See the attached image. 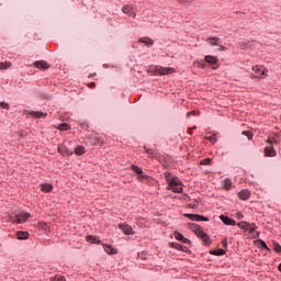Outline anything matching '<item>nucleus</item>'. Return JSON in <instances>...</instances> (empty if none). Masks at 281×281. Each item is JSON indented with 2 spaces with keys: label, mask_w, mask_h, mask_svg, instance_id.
<instances>
[{
  "label": "nucleus",
  "mask_w": 281,
  "mask_h": 281,
  "mask_svg": "<svg viewBox=\"0 0 281 281\" xmlns=\"http://www.w3.org/2000/svg\"><path fill=\"white\" fill-rule=\"evenodd\" d=\"M241 135L247 137V139H249V140L254 139V132H251V131H243Z\"/></svg>",
  "instance_id": "nucleus-32"
},
{
  "label": "nucleus",
  "mask_w": 281,
  "mask_h": 281,
  "mask_svg": "<svg viewBox=\"0 0 281 281\" xmlns=\"http://www.w3.org/2000/svg\"><path fill=\"white\" fill-rule=\"evenodd\" d=\"M42 227H43V229H47V223L44 222Z\"/></svg>",
  "instance_id": "nucleus-54"
},
{
  "label": "nucleus",
  "mask_w": 281,
  "mask_h": 281,
  "mask_svg": "<svg viewBox=\"0 0 281 281\" xmlns=\"http://www.w3.org/2000/svg\"><path fill=\"white\" fill-rule=\"evenodd\" d=\"M87 241L91 243L92 245H100L102 240H100V237L93 236V235H88L87 236Z\"/></svg>",
  "instance_id": "nucleus-21"
},
{
  "label": "nucleus",
  "mask_w": 281,
  "mask_h": 281,
  "mask_svg": "<svg viewBox=\"0 0 281 281\" xmlns=\"http://www.w3.org/2000/svg\"><path fill=\"white\" fill-rule=\"evenodd\" d=\"M226 251L223 248L217 249V256H225Z\"/></svg>",
  "instance_id": "nucleus-44"
},
{
  "label": "nucleus",
  "mask_w": 281,
  "mask_h": 281,
  "mask_svg": "<svg viewBox=\"0 0 281 281\" xmlns=\"http://www.w3.org/2000/svg\"><path fill=\"white\" fill-rule=\"evenodd\" d=\"M0 109H7V110H10V104L3 102V101H0Z\"/></svg>",
  "instance_id": "nucleus-42"
},
{
  "label": "nucleus",
  "mask_w": 281,
  "mask_h": 281,
  "mask_svg": "<svg viewBox=\"0 0 281 281\" xmlns=\"http://www.w3.org/2000/svg\"><path fill=\"white\" fill-rule=\"evenodd\" d=\"M122 10H123L124 14H128V16H133V14H134L133 7H131L128 4H124Z\"/></svg>",
  "instance_id": "nucleus-26"
},
{
  "label": "nucleus",
  "mask_w": 281,
  "mask_h": 281,
  "mask_svg": "<svg viewBox=\"0 0 281 281\" xmlns=\"http://www.w3.org/2000/svg\"><path fill=\"white\" fill-rule=\"evenodd\" d=\"M165 179L169 188H172L173 186H183V181H181L179 177L172 176L170 172H165Z\"/></svg>",
  "instance_id": "nucleus-2"
},
{
  "label": "nucleus",
  "mask_w": 281,
  "mask_h": 281,
  "mask_svg": "<svg viewBox=\"0 0 281 281\" xmlns=\"http://www.w3.org/2000/svg\"><path fill=\"white\" fill-rule=\"evenodd\" d=\"M200 240L203 241L204 247H212V238L210 237V235H207V233L205 235H202Z\"/></svg>",
  "instance_id": "nucleus-18"
},
{
  "label": "nucleus",
  "mask_w": 281,
  "mask_h": 281,
  "mask_svg": "<svg viewBox=\"0 0 281 281\" xmlns=\"http://www.w3.org/2000/svg\"><path fill=\"white\" fill-rule=\"evenodd\" d=\"M10 67H12V63H3L1 61L0 63V70H3V69H10Z\"/></svg>",
  "instance_id": "nucleus-33"
},
{
  "label": "nucleus",
  "mask_w": 281,
  "mask_h": 281,
  "mask_svg": "<svg viewBox=\"0 0 281 281\" xmlns=\"http://www.w3.org/2000/svg\"><path fill=\"white\" fill-rule=\"evenodd\" d=\"M180 3H192L194 0H178Z\"/></svg>",
  "instance_id": "nucleus-50"
},
{
  "label": "nucleus",
  "mask_w": 281,
  "mask_h": 281,
  "mask_svg": "<svg viewBox=\"0 0 281 281\" xmlns=\"http://www.w3.org/2000/svg\"><path fill=\"white\" fill-rule=\"evenodd\" d=\"M119 229L123 231V234L125 236H135V231L133 229V226L126 223L119 224Z\"/></svg>",
  "instance_id": "nucleus-6"
},
{
  "label": "nucleus",
  "mask_w": 281,
  "mask_h": 281,
  "mask_svg": "<svg viewBox=\"0 0 281 281\" xmlns=\"http://www.w3.org/2000/svg\"><path fill=\"white\" fill-rule=\"evenodd\" d=\"M260 75L261 76H266L267 75V70H261Z\"/></svg>",
  "instance_id": "nucleus-55"
},
{
  "label": "nucleus",
  "mask_w": 281,
  "mask_h": 281,
  "mask_svg": "<svg viewBox=\"0 0 281 281\" xmlns=\"http://www.w3.org/2000/svg\"><path fill=\"white\" fill-rule=\"evenodd\" d=\"M40 188L42 190V192H52L54 190V184L49 183V182H44L40 184Z\"/></svg>",
  "instance_id": "nucleus-16"
},
{
  "label": "nucleus",
  "mask_w": 281,
  "mask_h": 281,
  "mask_svg": "<svg viewBox=\"0 0 281 281\" xmlns=\"http://www.w3.org/2000/svg\"><path fill=\"white\" fill-rule=\"evenodd\" d=\"M57 150L60 155H63V157H65V155L66 157H71V155H74V151L69 150V148H67L65 145H59Z\"/></svg>",
  "instance_id": "nucleus-13"
},
{
  "label": "nucleus",
  "mask_w": 281,
  "mask_h": 281,
  "mask_svg": "<svg viewBox=\"0 0 281 281\" xmlns=\"http://www.w3.org/2000/svg\"><path fill=\"white\" fill-rule=\"evenodd\" d=\"M146 153H147V155H155V154L153 153V149H146Z\"/></svg>",
  "instance_id": "nucleus-52"
},
{
  "label": "nucleus",
  "mask_w": 281,
  "mask_h": 281,
  "mask_svg": "<svg viewBox=\"0 0 281 281\" xmlns=\"http://www.w3.org/2000/svg\"><path fill=\"white\" fill-rule=\"evenodd\" d=\"M257 245L260 249H265L266 251H269V254H271V248H269V246H267V241L263 239H257Z\"/></svg>",
  "instance_id": "nucleus-20"
},
{
  "label": "nucleus",
  "mask_w": 281,
  "mask_h": 281,
  "mask_svg": "<svg viewBox=\"0 0 281 281\" xmlns=\"http://www.w3.org/2000/svg\"><path fill=\"white\" fill-rule=\"evenodd\" d=\"M172 192H176L177 194H181V192H183V188H181V187H172Z\"/></svg>",
  "instance_id": "nucleus-41"
},
{
  "label": "nucleus",
  "mask_w": 281,
  "mask_h": 281,
  "mask_svg": "<svg viewBox=\"0 0 281 281\" xmlns=\"http://www.w3.org/2000/svg\"><path fill=\"white\" fill-rule=\"evenodd\" d=\"M210 45H213L214 47H218L221 45V38L218 36H213L207 38Z\"/></svg>",
  "instance_id": "nucleus-22"
},
{
  "label": "nucleus",
  "mask_w": 281,
  "mask_h": 281,
  "mask_svg": "<svg viewBox=\"0 0 281 281\" xmlns=\"http://www.w3.org/2000/svg\"><path fill=\"white\" fill-rule=\"evenodd\" d=\"M16 238L18 240H27V238H30V233L25 231H19L16 232Z\"/></svg>",
  "instance_id": "nucleus-19"
},
{
  "label": "nucleus",
  "mask_w": 281,
  "mask_h": 281,
  "mask_svg": "<svg viewBox=\"0 0 281 281\" xmlns=\"http://www.w3.org/2000/svg\"><path fill=\"white\" fill-rule=\"evenodd\" d=\"M206 139L211 142V144H216V142H218V138H216V134L206 137Z\"/></svg>",
  "instance_id": "nucleus-36"
},
{
  "label": "nucleus",
  "mask_w": 281,
  "mask_h": 281,
  "mask_svg": "<svg viewBox=\"0 0 281 281\" xmlns=\"http://www.w3.org/2000/svg\"><path fill=\"white\" fill-rule=\"evenodd\" d=\"M273 245H274L276 254H280L281 255V245L278 244V241H274Z\"/></svg>",
  "instance_id": "nucleus-39"
},
{
  "label": "nucleus",
  "mask_w": 281,
  "mask_h": 281,
  "mask_svg": "<svg viewBox=\"0 0 281 281\" xmlns=\"http://www.w3.org/2000/svg\"><path fill=\"white\" fill-rule=\"evenodd\" d=\"M189 207H190L191 210H196V207H199V204L190 203V204H189Z\"/></svg>",
  "instance_id": "nucleus-46"
},
{
  "label": "nucleus",
  "mask_w": 281,
  "mask_h": 281,
  "mask_svg": "<svg viewBox=\"0 0 281 281\" xmlns=\"http://www.w3.org/2000/svg\"><path fill=\"white\" fill-rule=\"evenodd\" d=\"M138 41L139 43H144L146 47H153L155 45V40L150 37H140Z\"/></svg>",
  "instance_id": "nucleus-17"
},
{
  "label": "nucleus",
  "mask_w": 281,
  "mask_h": 281,
  "mask_svg": "<svg viewBox=\"0 0 281 281\" xmlns=\"http://www.w3.org/2000/svg\"><path fill=\"white\" fill-rule=\"evenodd\" d=\"M201 166H210L212 164V158H205L201 160Z\"/></svg>",
  "instance_id": "nucleus-38"
},
{
  "label": "nucleus",
  "mask_w": 281,
  "mask_h": 281,
  "mask_svg": "<svg viewBox=\"0 0 281 281\" xmlns=\"http://www.w3.org/2000/svg\"><path fill=\"white\" fill-rule=\"evenodd\" d=\"M50 281H66L65 276H56L55 278H50Z\"/></svg>",
  "instance_id": "nucleus-40"
},
{
  "label": "nucleus",
  "mask_w": 281,
  "mask_h": 281,
  "mask_svg": "<svg viewBox=\"0 0 281 281\" xmlns=\"http://www.w3.org/2000/svg\"><path fill=\"white\" fill-rule=\"evenodd\" d=\"M222 245H223V247H224L225 249H227V238H224V239L222 240Z\"/></svg>",
  "instance_id": "nucleus-48"
},
{
  "label": "nucleus",
  "mask_w": 281,
  "mask_h": 281,
  "mask_svg": "<svg viewBox=\"0 0 281 281\" xmlns=\"http://www.w3.org/2000/svg\"><path fill=\"white\" fill-rule=\"evenodd\" d=\"M170 247L172 249H177L178 251H182L183 254H192V250L188 249L187 246H184L180 243H177V241L170 243Z\"/></svg>",
  "instance_id": "nucleus-7"
},
{
  "label": "nucleus",
  "mask_w": 281,
  "mask_h": 281,
  "mask_svg": "<svg viewBox=\"0 0 281 281\" xmlns=\"http://www.w3.org/2000/svg\"><path fill=\"white\" fill-rule=\"evenodd\" d=\"M204 63H206L209 65V67H211V69H213V70H216V69H218V67H221L218 65V57L214 56V55H205Z\"/></svg>",
  "instance_id": "nucleus-4"
},
{
  "label": "nucleus",
  "mask_w": 281,
  "mask_h": 281,
  "mask_svg": "<svg viewBox=\"0 0 281 281\" xmlns=\"http://www.w3.org/2000/svg\"><path fill=\"white\" fill-rule=\"evenodd\" d=\"M220 221L224 223V225H232L233 227L236 226V220L227 216V215H220Z\"/></svg>",
  "instance_id": "nucleus-12"
},
{
  "label": "nucleus",
  "mask_w": 281,
  "mask_h": 281,
  "mask_svg": "<svg viewBox=\"0 0 281 281\" xmlns=\"http://www.w3.org/2000/svg\"><path fill=\"white\" fill-rule=\"evenodd\" d=\"M251 226H247V231L249 232V234H254V232H256V229H258V227L256 226V224H250Z\"/></svg>",
  "instance_id": "nucleus-37"
},
{
  "label": "nucleus",
  "mask_w": 281,
  "mask_h": 281,
  "mask_svg": "<svg viewBox=\"0 0 281 281\" xmlns=\"http://www.w3.org/2000/svg\"><path fill=\"white\" fill-rule=\"evenodd\" d=\"M131 170H133L136 175H142V172L144 171V169H142L139 166L137 165H132L131 166Z\"/></svg>",
  "instance_id": "nucleus-30"
},
{
  "label": "nucleus",
  "mask_w": 281,
  "mask_h": 281,
  "mask_svg": "<svg viewBox=\"0 0 281 281\" xmlns=\"http://www.w3.org/2000/svg\"><path fill=\"white\" fill-rule=\"evenodd\" d=\"M259 237H260V232H257L255 238H259Z\"/></svg>",
  "instance_id": "nucleus-57"
},
{
  "label": "nucleus",
  "mask_w": 281,
  "mask_h": 281,
  "mask_svg": "<svg viewBox=\"0 0 281 281\" xmlns=\"http://www.w3.org/2000/svg\"><path fill=\"white\" fill-rule=\"evenodd\" d=\"M57 128L59 131H71V125H69L68 123H60Z\"/></svg>",
  "instance_id": "nucleus-27"
},
{
  "label": "nucleus",
  "mask_w": 281,
  "mask_h": 281,
  "mask_svg": "<svg viewBox=\"0 0 281 281\" xmlns=\"http://www.w3.org/2000/svg\"><path fill=\"white\" fill-rule=\"evenodd\" d=\"M237 226L239 227V229H245L247 232V229H249L247 227H251V224L247 222H239Z\"/></svg>",
  "instance_id": "nucleus-28"
},
{
  "label": "nucleus",
  "mask_w": 281,
  "mask_h": 281,
  "mask_svg": "<svg viewBox=\"0 0 281 281\" xmlns=\"http://www.w3.org/2000/svg\"><path fill=\"white\" fill-rule=\"evenodd\" d=\"M148 258H150V254L147 251L137 252L136 260H142L140 265H146V260H148Z\"/></svg>",
  "instance_id": "nucleus-15"
},
{
  "label": "nucleus",
  "mask_w": 281,
  "mask_h": 281,
  "mask_svg": "<svg viewBox=\"0 0 281 281\" xmlns=\"http://www.w3.org/2000/svg\"><path fill=\"white\" fill-rule=\"evenodd\" d=\"M222 43L223 42H220V45H217V47H220V48H217V52H226L227 50V47L223 46Z\"/></svg>",
  "instance_id": "nucleus-43"
},
{
  "label": "nucleus",
  "mask_w": 281,
  "mask_h": 281,
  "mask_svg": "<svg viewBox=\"0 0 281 281\" xmlns=\"http://www.w3.org/2000/svg\"><path fill=\"white\" fill-rule=\"evenodd\" d=\"M94 76H98V74L93 72L89 75V78H94Z\"/></svg>",
  "instance_id": "nucleus-53"
},
{
  "label": "nucleus",
  "mask_w": 281,
  "mask_h": 281,
  "mask_svg": "<svg viewBox=\"0 0 281 281\" xmlns=\"http://www.w3.org/2000/svg\"><path fill=\"white\" fill-rule=\"evenodd\" d=\"M104 251L110 256H115V254H117V249L113 248L111 245H104Z\"/></svg>",
  "instance_id": "nucleus-24"
},
{
  "label": "nucleus",
  "mask_w": 281,
  "mask_h": 281,
  "mask_svg": "<svg viewBox=\"0 0 281 281\" xmlns=\"http://www.w3.org/2000/svg\"><path fill=\"white\" fill-rule=\"evenodd\" d=\"M89 87H90V89H95V82H90Z\"/></svg>",
  "instance_id": "nucleus-51"
},
{
  "label": "nucleus",
  "mask_w": 281,
  "mask_h": 281,
  "mask_svg": "<svg viewBox=\"0 0 281 281\" xmlns=\"http://www.w3.org/2000/svg\"><path fill=\"white\" fill-rule=\"evenodd\" d=\"M30 216H32V214L30 213H18L12 217L13 223H15L16 225H22V223H25L27 221V218H30Z\"/></svg>",
  "instance_id": "nucleus-5"
},
{
  "label": "nucleus",
  "mask_w": 281,
  "mask_h": 281,
  "mask_svg": "<svg viewBox=\"0 0 281 281\" xmlns=\"http://www.w3.org/2000/svg\"><path fill=\"white\" fill-rule=\"evenodd\" d=\"M195 236L198 238H202L206 233H205V229H203L201 226H200V229L196 231V233H194Z\"/></svg>",
  "instance_id": "nucleus-35"
},
{
  "label": "nucleus",
  "mask_w": 281,
  "mask_h": 281,
  "mask_svg": "<svg viewBox=\"0 0 281 281\" xmlns=\"http://www.w3.org/2000/svg\"><path fill=\"white\" fill-rule=\"evenodd\" d=\"M25 115H31V117H35L36 120H41L43 117H47V113L42 112V111L25 110Z\"/></svg>",
  "instance_id": "nucleus-9"
},
{
  "label": "nucleus",
  "mask_w": 281,
  "mask_h": 281,
  "mask_svg": "<svg viewBox=\"0 0 281 281\" xmlns=\"http://www.w3.org/2000/svg\"><path fill=\"white\" fill-rule=\"evenodd\" d=\"M237 195L240 201H248V199L251 196V191H249V189H243Z\"/></svg>",
  "instance_id": "nucleus-14"
},
{
  "label": "nucleus",
  "mask_w": 281,
  "mask_h": 281,
  "mask_svg": "<svg viewBox=\"0 0 281 281\" xmlns=\"http://www.w3.org/2000/svg\"><path fill=\"white\" fill-rule=\"evenodd\" d=\"M147 74H150L151 76H168L170 74H175V68L161 67V66H149L147 69Z\"/></svg>",
  "instance_id": "nucleus-1"
},
{
  "label": "nucleus",
  "mask_w": 281,
  "mask_h": 281,
  "mask_svg": "<svg viewBox=\"0 0 281 281\" xmlns=\"http://www.w3.org/2000/svg\"><path fill=\"white\" fill-rule=\"evenodd\" d=\"M137 179H138L139 181H148V179H150V176H148V175H146L144 171H142V173H139V175L137 176Z\"/></svg>",
  "instance_id": "nucleus-31"
},
{
  "label": "nucleus",
  "mask_w": 281,
  "mask_h": 281,
  "mask_svg": "<svg viewBox=\"0 0 281 281\" xmlns=\"http://www.w3.org/2000/svg\"><path fill=\"white\" fill-rule=\"evenodd\" d=\"M211 256H218L217 249L210 250Z\"/></svg>",
  "instance_id": "nucleus-47"
},
{
  "label": "nucleus",
  "mask_w": 281,
  "mask_h": 281,
  "mask_svg": "<svg viewBox=\"0 0 281 281\" xmlns=\"http://www.w3.org/2000/svg\"><path fill=\"white\" fill-rule=\"evenodd\" d=\"M255 70V74H260L262 71V69L258 68V66L252 68Z\"/></svg>",
  "instance_id": "nucleus-49"
},
{
  "label": "nucleus",
  "mask_w": 281,
  "mask_h": 281,
  "mask_svg": "<svg viewBox=\"0 0 281 281\" xmlns=\"http://www.w3.org/2000/svg\"><path fill=\"white\" fill-rule=\"evenodd\" d=\"M263 153L266 157H276V155H278L276 147H273V143H270L267 147H265Z\"/></svg>",
  "instance_id": "nucleus-10"
},
{
  "label": "nucleus",
  "mask_w": 281,
  "mask_h": 281,
  "mask_svg": "<svg viewBox=\"0 0 281 281\" xmlns=\"http://www.w3.org/2000/svg\"><path fill=\"white\" fill-rule=\"evenodd\" d=\"M86 153H87V149H85V146H82V145H78L75 148V155H78L79 157L85 155Z\"/></svg>",
  "instance_id": "nucleus-25"
},
{
  "label": "nucleus",
  "mask_w": 281,
  "mask_h": 281,
  "mask_svg": "<svg viewBox=\"0 0 281 281\" xmlns=\"http://www.w3.org/2000/svg\"><path fill=\"white\" fill-rule=\"evenodd\" d=\"M236 216L239 221H243V218H245V215H243L241 212L236 213Z\"/></svg>",
  "instance_id": "nucleus-45"
},
{
  "label": "nucleus",
  "mask_w": 281,
  "mask_h": 281,
  "mask_svg": "<svg viewBox=\"0 0 281 281\" xmlns=\"http://www.w3.org/2000/svg\"><path fill=\"white\" fill-rule=\"evenodd\" d=\"M95 143H97V144H102V140H101L100 138H97V139H95Z\"/></svg>",
  "instance_id": "nucleus-56"
},
{
  "label": "nucleus",
  "mask_w": 281,
  "mask_h": 281,
  "mask_svg": "<svg viewBox=\"0 0 281 281\" xmlns=\"http://www.w3.org/2000/svg\"><path fill=\"white\" fill-rule=\"evenodd\" d=\"M222 188H223V190H232V179L225 178L222 181Z\"/></svg>",
  "instance_id": "nucleus-23"
},
{
  "label": "nucleus",
  "mask_w": 281,
  "mask_h": 281,
  "mask_svg": "<svg viewBox=\"0 0 281 281\" xmlns=\"http://www.w3.org/2000/svg\"><path fill=\"white\" fill-rule=\"evenodd\" d=\"M189 229H191V232L196 233L198 229H201V225L196 224V223H190L189 224Z\"/></svg>",
  "instance_id": "nucleus-29"
},
{
  "label": "nucleus",
  "mask_w": 281,
  "mask_h": 281,
  "mask_svg": "<svg viewBox=\"0 0 281 281\" xmlns=\"http://www.w3.org/2000/svg\"><path fill=\"white\" fill-rule=\"evenodd\" d=\"M33 67H35L36 69H40L41 71H47V69H49L52 65H49L47 61L42 59L33 63Z\"/></svg>",
  "instance_id": "nucleus-8"
},
{
  "label": "nucleus",
  "mask_w": 281,
  "mask_h": 281,
  "mask_svg": "<svg viewBox=\"0 0 281 281\" xmlns=\"http://www.w3.org/2000/svg\"><path fill=\"white\" fill-rule=\"evenodd\" d=\"M175 238L176 240H179V243H183L184 245H192V240H190L189 238H186V236H183V234L179 233V232H175Z\"/></svg>",
  "instance_id": "nucleus-11"
},
{
  "label": "nucleus",
  "mask_w": 281,
  "mask_h": 281,
  "mask_svg": "<svg viewBox=\"0 0 281 281\" xmlns=\"http://www.w3.org/2000/svg\"><path fill=\"white\" fill-rule=\"evenodd\" d=\"M195 65H198L199 69H207L209 65L205 61H195Z\"/></svg>",
  "instance_id": "nucleus-34"
},
{
  "label": "nucleus",
  "mask_w": 281,
  "mask_h": 281,
  "mask_svg": "<svg viewBox=\"0 0 281 281\" xmlns=\"http://www.w3.org/2000/svg\"><path fill=\"white\" fill-rule=\"evenodd\" d=\"M184 217L189 218V221H195L196 223H210V217L201 215V214H194V213H184Z\"/></svg>",
  "instance_id": "nucleus-3"
}]
</instances>
